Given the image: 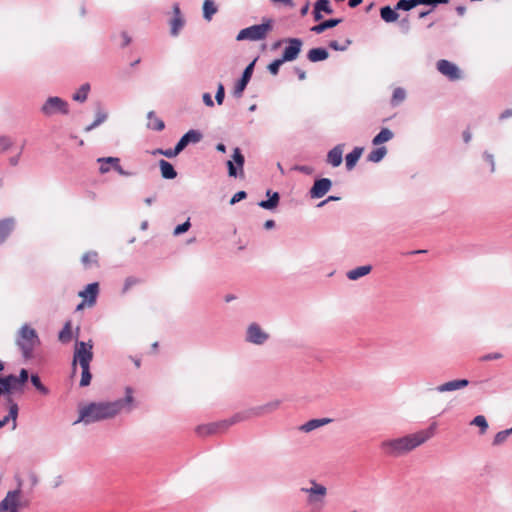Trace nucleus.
Segmentation results:
<instances>
[{"mask_svg":"<svg viewBox=\"0 0 512 512\" xmlns=\"http://www.w3.org/2000/svg\"><path fill=\"white\" fill-rule=\"evenodd\" d=\"M255 62H256V59L253 60L244 70L243 72V75L241 77V79L236 83L235 87H234V95L236 97H241L242 96V93L243 91L245 90L248 82L250 81L251 77H252V74H253V69H254V65H255Z\"/></svg>","mask_w":512,"mask_h":512,"instance_id":"ddd939ff","label":"nucleus"},{"mask_svg":"<svg viewBox=\"0 0 512 512\" xmlns=\"http://www.w3.org/2000/svg\"><path fill=\"white\" fill-rule=\"evenodd\" d=\"M274 4H281L283 6H287L290 8L294 7L293 0H271Z\"/></svg>","mask_w":512,"mask_h":512,"instance_id":"0e129e2a","label":"nucleus"},{"mask_svg":"<svg viewBox=\"0 0 512 512\" xmlns=\"http://www.w3.org/2000/svg\"><path fill=\"white\" fill-rule=\"evenodd\" d=\"M273 23H274V21L272 19H266V20H264V22L262 24L252 25L250 27L244 28V29L240 30L236 39L238 41L263 40L273 30Z\"/></svg>","mask_w":512,"mask_h":512,"instance_id":"20e7f679","label":"nucleus"},{"mask_svg":"<svg viewBox=\"0 0 512 512\" xmlns=\"http://www.w3.org/2000/svg\"><path fill=\"white\" fill-rule=\"evenodd\" d=\"M20 490L9 491L0 502V512H17L19 507Z\"/></svg>","mask_w":512,"mask_h":512,"instance_id":"9d476101","label":"nucleus"},{"mask_svg":"<svg viewBox=\"0 0 512 512\" xmlns=\"http://www.w3.org/2000/svg\"><path fill=\"white\" fill-rule=\"evenodd\" d=\"M159 167H160V171H161V176L163 178L174 179L177 176V173H176L174 167L168 161L160 160Z\"/></svg>","mask_w":512,"mask_h":512,"instance_id":"b1692460","label":"nucleus"},{"mask_svg":"<svg viewBox=\"0 0 512 512\" xmlns=\"http://www.w3.org/2000/svg\"><path fill=\"white\" fill-rule=\"evenodd\" d=\"M188 145L187 143V139L185 138V136L183 135L181 137V139L179 140V142L176 144L175 146V149H176V152H181L183 149H185V147Z\"/></svg>","mask_w":512,"mask_h":512,"instance_id":"052dcab7","label":"nucleus"},{"mask_svg":"<svg viewBox=\"0 0 512 512\" xmlns=\"http://www.w3.org/2000/svg\"><path fill=\"white\" fill-rule=\"evenodd\" d=\"M509 117H512V109H506L504 110L500 116H499V119L500 120H504V119H507Z\"/></svg>","mask_w":512,"mask_h":512,"instance_id":"774afa93","label":"nucleus"},{"mask_svg":"<svg viewBox=\"0 0 512 512\" xmlns=\"http://www.w3.org/2000/svg\"><path fill=\"white\" fill-rule=\"evenodd\" d=\"M416 6H418L417 0H399L396 4V9L410 11Z\"/></svg>","mask_w":512,"mask_h":512,"instance_id":"e433bc0d","label":"nucleus"},{"mask_svg":"<svg viewBox=\"0 0 512 512\" xmlns=\"http://www.w3.org/2000/svg\"><path fill=\"white\" fill-rule=\"evenodd\" d=\"M147 126L149 129L155 131H162L165 127L164 122L158 118L153 111L148 113V123Z\"/></svg>","mask_w":512,"mask_h":512,"instance_id":"bb28decb","label":"nucleus"},{"mask_svg":"<svg viewBox=\"0 0 512 512\" xmlns=\"http://www.w3.org/2000/svg\"><path fill=\"white\" fill-rule=\"evenodd\" d=\"M285 61L283 59H276L274 60L272 63H270L268 65V70L269 72L272 74V75H277L278 72H279V68L280 66L284 63Z\"/></svg>","mask_w":512,"mask_h":512,"instance_id":"09e8293b","label":"nucleus"},{"mask_svg":"<svg viewBox=\"0 0 512 512\" xmlns=\"http://www.w3.org/2000/svg\"><path fill=\"white\" fill-rule=\"evenodd\" d=\"M279 404H280V402H279V401H274V402L268 403V404L264 407V409H265L266 411H269V412H270V411H273V410L277 409V408H278V406H279Z\"/></svg>","mask_w":512,"mask_h":512,"instance_id":"69168bd1","label":"nucleus"},{"mask_svg":"<svg viewBox=\"0 0 512 512\" xmlns=\"http://www.w3.org/2000/svg\"><path fill=\"white\" fill-rule=\"evenodd\" d=\"M19 392H23V388L17 381V377L14 375H8L5 377H0V395H7V402L9 403V397L11 398V394Z\"/></svg>","mask_w":512,"mask_h":512,"instance_id":"1a4fd4ad","label":"nucleus"},{"mask_svg":"<svg viewBox=\"0 0 512 512\" xmlns=\"http://www.w3.org/2000/svg\"><path fill=\"white\" fill-rule=\"evenodd\" d=\"M174 16L170 21V31L173 36H177L180 29L184 25V19L181 15L180 8L178 4H174L173 6Z\"/></svg>","mask_w":512,"mask_h":512,"instance_id":"f3484780","label":"nucleus"},{"mask_svg":"<svg viewBox=\"0 0 512 512\" xmlns=\"http://www.w3.org/2000/svg\"><path fill=\"white\" fill-rule=\"evenodd\" d=\"M310 194L312 198L320 197V177L315 178Z\"/></svg>","mask_w":512,"mask_h":512,"instance_id":"8fccbe9b","label":"nucleus"},{"mask_svg":"<svg viewBox=\"0 0 512 512\" xmlns=\"http://www.w3.org/2000/svg\"><path fill=\"white\" fill-rule=\"evenodd\" d=\"M247 197V194L245 191H239L233 195V197L230 199V204L234 205L237 202L245 199Z\"/></svg>","mask_w":512,"mask_h":512,"instance_id":"864d4df0","label":"nucleus"},{"mask_svg":"<svg viewBox=\"0 0 512 512\" xmlns=\"http://www.w3.org/2000/svg\"><path fill=\"white\" fill-rule=\"evenodd\" d=\"M313 15L316 21L320 20V0H316L314 3Z\"/></svg>","mask_w":512,"mask_h":512,"instance_id":"e2e57ef3","label":"nucleus"},{"mask_svg":"<svg viewBox=\"0 0 512 512\" xmlns=\"http://www.w3.org/2000/svg\"><path fill=\"white\" fill-rule=\"evenodd\" d=\"M406 98V91L402 87H397L394 89L392 98H391V105L397 106L400 103H402Z\"/></svg>","mask_w":512,"mask_h":512,"instance_id":"7c9ffc66","label":"nucleus"},{"mask_svg":"<svg viewBox=\"0 0 512 512\" xmlns=\"http://www.w3.org/2000/svg\"><path fill=\"white\" fill-rule=\"evenodd\" d=\"M438 71L450 80H457L461 77V71L458 66L448 60L441 59L437 62Z\"/></svg>","mask_w":512,"mask_h":512,"instance_id":"9b49d317","label":"nucleus"},{"mask_svg":"<svg viewBox=\"0 0 512 512\" xmlns=\"http://www.w3.org/2000/svg\"><path fill=\"white\" fill-rule=\"evenodd\" d=\"M93 344L91 341L89 342H76L75 351L72 361L73 372L76 371L77 363L80 366L90 365V362L93 359Z\"/></svg>","mask_w":512,"mask_h":512,"instance_id":"39448f33","label":"nucleus"},{"mask_svg":"<svg viewBox=\"0 0 512 512\" xmlns=\"http://www.w3.org/2000/svg\"><path fill=\"white\" fill-rule=\"evenodd\" d=\"M268 339V334L262 331L260 326L252 323L247 330V340L251 343L260 345Z\"/></svg>","mask_w":512,"mask_h":512,"instance_id":"4468645a","label":"nucleus"},{"mask_svg":"<svg viewBox=\"0 0 512 512\" xmlns=\"http://www.w3.org/2000/svg\"><path fill=\"white\" fill-rule=\"evenodd\" d=\"M362 147H355L350 153H348L345 157V165L348 171H351L357 164L363 153Z\"/></svg>","mask_w":512,"mask_h":512,"instance_id":"aec40b11","label":"nucleus"},{"mask_svg":"<svg viewBox=\"0 0 512 512\" xmlns=\"http://www.w3.org/2000/svg\"><path fill=\"white\" fill-rule=\"evenodd\" d=\"M58 337H59V340L62 343H68V342L71 341V339H72V326H71V322L70 321L65 323V325L62 328V330L60 331Z\"/></svg>","mask_w":512,"mask_h":512,"instance_id":"2f4dec72","label":"nucleus"},{"mask_svg":"<svg viewBox=\"0 0 512 512\" xmlns=\"http://www.w3.org/2000/svg\"><path fill=\"white\" fill-rule=\"evenodd\" d=\"M14 229V220L7 218L0 220V244H2Z\"/></svg>","mask_w":512,"mask_h":512,"instance_id":"4be33fe9","label":"nucleus"},{"mask_svg":"<svg viewBox=\"0 0 512 512\" xmlns=\"http://www.w3.org/2000/svg\"><path fill=\"white\" fill-rule=\"evenodd\" d=\"M99 163H111V165L113 166V168L120 174V175H124V176H128L129 173L124 171L122 169V167L120 166L119 162V158L117 157H105V158H99L97 160Z\"/></svg>","mask_w":512,"mask_h":512,"instance_id":"c85d7f7f","label":"nucleus"},{"mask_svg":"<svg viewBox=\"0 0 512 512\" xmlns=\"http://www.w3.org/2000/svg\"><path fill=\"white\" fill-rule=\"evenodd\" d=\"M189 228H190V222H189V220H187L186 222H184L183 224L178 225L174 229V234L175 235H180V234L186 232Z\"/></svg>","mask_w":512,"mask_h":512,"instance_id":"6e6d98bb","label":"nucleus"},{"mask_svg":"<svg viewBox=\"0 0 512 512\" xmlns=\"http://www.w3.org/2000/svg\"><path fill=\"white\" fill-rule=\"evenodd\" d=\"M132 402V389L127 388L124 400H117L114 402L90 403L89 405L82 407L79 411L80 420L85 423H92L112 418L122 410L124 405H131Z\"/></svg>","mask_w":512,"mask_h":512,"instance_id":"f03ea898","label":"nucleus"},{"mask_svg":"<svg viewBox=\"0 0 512 512\" xmlns=\"http://www.w3.org/2000/svg\"><path fill=\"white\" fill-rule=\"evenodd\" d=\"M482 157L484 161H486L489 164L490 172L494 173L496 169L494 155L488 151H484Z\"/></svg>","mask_w":512,"mask_h":512,"instance_id":"de8ad7c7","label":"nucleus"},{"mask_svg":"<svg viewBox=\"0 0 512 512\" xmlns=\"http://www.w3.org/2000/svg\"><path fill=\"white\" fill-rule=\"evenodd\" d=\"M436 423H432L426 430L409 434L400 438L387 439L381 442L382 452L390 457H399L425 443L435 433Z\"/></svg>","mask_w":512,"mask_h":512,"instance_id":"f257e3e1","label":"nucleus"},{"mask_svg":"<svg viewBox=\"0 0 512 512\" xmlns=\"http://www.w3.org/2000/svg\"><path fill=\"white\" fill-rule=\"evenodd\" d=\"M332 182L328 178L322 177V196H324L331 188Z\"/></svg>","mask_w":512,"mask_h":512,"instance_id":"bf43d9fd","label":"nucleus"},{"mask_svg":"<svg viewBox=\"0 0 512 512\" xmlns=\"http://www.w3.org/2000/svg\"><path fill=\"white\" fill-rule=\"evenodd\" d=\"M80 367L82 369L80 386L86 387L90 384L91 379H92V375L90 373V365H84V366H80Z\"/></svg>","mask_w":512,"mask_h":512,"instance_id":"f704fd0d","label":"nucleus"},{"mask_svg":"<svg viewBox=\"0 0 512 512\" xmlns=\"http://www.w3.org/2000/svg\"><path fill=\"white\" fill-rule=\"evenodd\" d=\"M372 270L371 265L358 266L352 270L347 272V278L349 280H357L367 274H369Z\"/></svg>","mask_w":512,"mask_h":512,"instance_id":"5701e85b","label":"nucleus"},{"mask_svg":"<svg viewBox=\"0 0 512 512\" xmlns=\"http://www.w3.org/2000/svg\"><path fill=\"white\" fill-rule=\"evenodd\" d=\"M232 158H233V160H229L227 162L229 176H231V177L238 176L237 168L234 165V162L237 164V166L239 168V175L243 176V174H244L243 166H244L245 160H244V156L241 153V150L238 147L234 149Z\"/></svg>","mask_w":512,"mask_h":512,"instance_id":"f8f14e48","label":"nucleus"},{"mask_svg":"<svg viewBox=\"0 0 512 512\" xmlns=\"http://www.w3.org/2000/svg\"><path fill=\"white\" fill-rule=\"evenodd\" d=\"M82 264L86 269L98 266V253L96 251H88L81 258Z\"/></svg>","mask_w":512,"mask_h":512,"instance_id":"a878e982","label":"nucleus"},{"mask_svg":"<svg viewBox=\"0 0 512 512\" xmlns=\"http://www.w3.org/2000/svg\"><path fill=\"white\" fill-rule=\"evenodd\" d=\"M512 434V429H506V430H502V431H499L494 439H493V445L494 446H498V445H501L502 443H504L507 438Z\"/></svg>","mask_w":512,"mask_h":512,"instance_id":"58836bf2","label":"nucleus"},{"mask_svg":"<svg viewBox=\"0 0 512 512\" xmlns=\"http://www.w3.org/2000/svg\"><path fill=\"white\" fill-rule=\"evenodd\" d=\"M502 358V354L499 352L494 353H488L481 357V361H491V360H498Z\"/></svg>","mask_w":512,"mask_h":512,"instance_id":"13d9d810","label":"nucleus"},{"mask_svg":"<svg viewBox=\"0 0 512 512\" xmlns=\"http://www.w3.org/2000/svg\"><path fill=\"white\" fill-rule=\"evenodd\" d=\"M471 425H475L480 428V433L484 434L488 429V422L483 415H477L471 421Z\"/></svg>","mask_w":512,"mask_h":512,"instance_id":"c9c22d12","label":"nucleus"},{"mask_svg":"<svg viewBox=\"0 0 512 512\" xmlns=\"http://www.w3.org/2000/svg\"><path fill=\"white\" fill-rule=\"evenodd\" d=\"M16 344L25 359L32 358L34 349L40 344L36 330L27 324L23 325L18 332Z\"/></svg>","mask_w":512,"mask_h":512,"instance_id":"7ed1b4c3","label":"nucleus"},{"mask_svg":"<svg viewBox=\"0 0 512 512\" xmlns=\"http://www.w3.org/2000/svg\"><path fill=\"white\" fill-rule=\"evenodd\" d=\"M469 385L468 379H455L445 382L435 387V390L439 393L452 392L459 389H463Z\"/></svg>","mask_w":512,"mask_h":512,"instance_id":"dca6fc26","label":"nucleus"},{"mask_svg":"<svg viewBox=\"0 0 512 512\" xmlns=\"http://www.w3.org/2000/svg\"><path fill=\"white\" fill-rule=\"evenodd\" d=\"M156 153H159V154H162L168 158H172V157H175L179 154V152H176V149H167V150H162V149H158L154 152V154Z\"/></svg>","mask_w":512,"mask_h":512,"instance_id":"5fc2aeb1","label":"nucleus"},{"mask_svg":"<svg viewBox=\"0 0 512 512\" xmlns=\"http://www.w3.org/2000/svg\"><path fill=\"white\" fill-rule=\"evenodd\" d=\"M99 293L98 283H91L86 288L79 292V296L83 298V301L78 304L77 310H82L85 306L92 307L96 303V299Z\"/></svg>","mask_w":512,"mask_h":512,"instance_id":"6e6552de","label":"nucleus"},{"mask_svg":"<svg viewBox=\"0 0 512 512\" xmlns=\"http://www.w3.org/2000/svg\"><path fill=\"white\" fill-rule=\"evenodd\" d=\"M185 138L187 139V143H198L201 138L202 134L197 130H189L187 133L184 134Z\"/></svg>","mask_w":512,"mask_h":512,"instance_id":"37998d69","label":"nucleus"},{"mask_svg":"<svg viewBox=\"0 0 512 512\" xmlns=\"http://www.w3.org/2000/svg\"><path fill=\"white\" fill-rule=\"evenodd\" d=\"M31 382L33 386L39 391V393H41L42 395L49 394V389L41 383V380L38 375L33 374L31 376Z\"/></svg>","mask_w":512,"mask_h":512,"instance_id":"a19ab883","label":"nucleus"},{"mask_svg":"<svg viewBox=\"0 0 512 512\" xmlns=\"http://www.w3.org/2000/svg\"><path fill=\"white\" fill-rule=\"evenodd\" d=\"M41 112L46 116L66 115L69 112L68 103L59 97H49L42 105Z\"/></svg>","mask_w":512,"mask_h":512,"instance_id":"423d86ee","label":"nucleus"},{"mask_svg":"<svg viewBox=\"0 0 512 512\" xmlns=\"http://www.w3.org/2000/svg\"><path fill=\"white\" fill-rule=\"evenodd\" d=\"M217 12V7L212 0H205L203 3V17L210 21L212 16Z\"/></svg>","mask_w":512,"mask_h":512,"instance_id":"c756f323","label":"nucleus"},{"mask_svg":"<svg viewBox=\"0 0 512 512\" xmlns=\"http://www.w3.org/2000/svg\"><path fill=\"white\" fill-rule=\"evenodd\" d=\"M278 203H279V194L277 192H275L270 197V199L261 201L259 203V206L264 209L272 210L277 207Z\"/></svg>","mask_w":512,"mask_h":512,"instance_id":"473e14b6","label":"nucleus"},{"mask_svg":"<svg viewBox=\"0 0 512 512\" xmlns=\"http://www.w3.org/2000/svg\"><path fill=\"white\" fill-rule=\"evenodd\" d=\"M320 427V419H312L308 421L307 423L300 426V430L304 432H310L314 429H317Z\"/></svg>","mask_w":512,"mask_h":512,"instance_id":"c03bdc74","label":"nucleus"},{"mask_svg":"<svg viewBox=\"0 0 512 512\" xmlns=\"http://www.w3.org/2000/svg\"><path fill=\"white\" fill-rule=\"evenodd\" d=\"M341 22H342L341 18H331V19H327V20H322V32L327 29L335 27L336 25H338Z\"/></svg>","mask_w":512,"mask_h":512,"instance_id":"49530a36","label":"nucleus"},{"mask_svg":"<svg viewBox=\"0 0 512 512\" xmlns=\"http://www.w3.org/2000/svg\"><path fill=\"white\" fill-rule=\"evenodd\" d=\"M386 154H387L386 147L385 146H381V147H378V148L372 150L368 154L367 160L370 161V162H373V163H378V162H380L385 157Z\"/></svg>","mask_w":512,"mask_h":512,"instance_id":"cd10ccee","label":"nucleus"},{"mask_svg":"<svg viewBox=\"0 0 512 512\" xmlns=\"http://www.w3.org/2000/svg\"><path fill=\"white\" fill-rule=\"evenodd\" d=\"M203 101L209 107H212L214 105L213 100H212L210 94H208V93H205L203 95Z\"/></svg>","mask_w":512,"mask_h":512,"instance_id":"338daca9","label":"nucleus"},{"mask_svg":"<svg viewBox=\"0 0 512 512\" xmlns=\"http://www.w3.org/2000/svg\"><path fill=\"white\" fill-rule=\"evenodd\" d=\"M327 163L333 167H338L343 161V144L336 145L327 154Z\"/></svg>","mask_w":512,"mask_h":512,"instance_id":"6ab92c4d","label":"nucleus"},{"mask_svg":"<svg viewBox=\"0 0 512 512\" xmlns=\"http://www.w3.org/2000/svg\"><path fill=\"white\" fill-rule=\"evenodd\" d=\"M28 377H29L28 371L26 369H21V371L19 373V377H17V381L21 385L22 388H23L24 384L27 382Z\"/></svg>","mask_w":512,"mask_h":512,"instance_id":"4d7b16f0","label":"nucleus"},{"mask_svg":"<svg viewBox=\"0 0 512 512\" xmlns=\"http://www.w3.org/2000/svg\"><path fill=\"white\" fill-rule=\"evenodd\" d=\"M224 96H225L224 86L222 83H219L218 87H217V92L215 95V99L219 105H221L223 103Z\"/></svg>","mask_w":512,"mask_h":512,"instance_id":"3c124183","label":"nucleus"},{"mask_svg":"<svg viewBox=\"0 0 512 512\" xmlns=\"http://www.w3.org/2000/svg\"><path fill=\"white\" fill-rule=\"evenodd\" d=\"M397 11L396 6L394 8L389 5L383 6L380 8V17L386 23H393L399 18Z\"/></svg>","mask_w":512,"mask_h":512,"instance_id":"412c9836","label":"nucleus"},{"mask_svg":"<svg viewBox=\"0 0 512 512\" xmlns=\"http://www.w3.org/2000/svg\"><path fill=\"white\" fill-rule=\"evenodd\" d=\"M238 419L236 417L229 419V420H223L220 422L210 423L206 425H200L196 428V432L200 436H208L212 434H217L220 432L225 431L228 429L231 425L236 423Z\"/></svg>","mask_w":512,"mask_h":512,"instance_id":"0eeeda50","label":"nucleus"},{"mask_svg":"<svg viewBox=\"0 0 512 512\" xmlns=\"http://www.w3.org/2000/svg\"><path fill=\"white\" fill-rule=\"evenodd\" d=\"M302 42L299 39H289V45L285 48L282 58L284 61H293L300 53Z\"/></svg>","mask_w":512,"mask_h":512,"instance_id":"2eb2a0df","label":"nucleus"},{"mask_svg":"<svg viewBox=\"0 0 512 512\" xmlns=\"http://www.w3.org/2000/svg\"><path fill=\"white\" fill-rule=\"evenodd\" d=\"M18 417V405L9 397V413L0 420V428L4 427L10 420L12 421V430L16 429Z\"/></svg>","mask_w":512,"mask_h":512,"instance_id":"a211bd4d","label":"nucleus"},{"mask_svg":"<svg viewBox=\"0 0 512 512\" xmlns=\"http://www.w3.org/2000/svg\"><path fill=\"white\" fill-rule=\"evenodd\" d=\"M394 137V133L388 128H382L380 132L372 139V144L378 146L384 142L391 140Z\"/></svg>","mask_w":512,"mask_h":512,"instance_id":"393cba45","label":"nucleus"},{"mask_svg":"<svg viewBox=\"0 0 512 512\" xmlns=\"http://www.w3.org/2000/svg\"><path fill=\"white\" fill-rule=\"evenodd\" d=\"M106 119H107V114L104 111L99 110L96 114V118H95L94 122L92 124L88 125L85 128V131L86 132L91 131L92 129L96 128L97 126H99L100 124L105 122Z\"/></svg>","mask_w":512,"mask_h":512,"instance_id":"4c0bfd02","label":"nucleus"},{"mask_svg":"<svg viewBox=\"0 0 512 512\" xmlns=\"http://www.w3.org/2000/svg\"><path fill=\"white\" fill-rule=\"evenodd\" d=\"M302 490L310 493V502L317 501L318 496L320 495V485H318L316 482H312V486L310 488H302Z\"/></svg>","mask_w":512,"mask_h":512,"instance_id":"ea45409f","label":"nucleus"},{"mask_svg":"<svg viewBox=\"0 0 512 512\" xmlns=\"http://www.w3.org/2000/svg\"><path fill=\"white\" fill-rule=\"evenodd\" d=\"M322 12L332 14L333 9L329 0H322Z\"/></svg>","mask_w":512,"mask_h":512,"instance_id":"680f3d73","label":"nucleus"},{"mask_svg":"<svg viewBox=\"0 0 512 512\" xmlns=\"http://www.w3.org/2000/svg\"><path fill=\"white\" fill-rule=\"evenodd\" d=\"M14 145V141L8 136H0V153L10 149Z\"/></svg>","mask_w":512,"mask_h":512,"instance_id":"a18cd8bd","label":"nucleus"},{"mask_svg":"<svg viewBox=\"0 0 512 512\" xmlns=\"http://www.w3.org/2000/svg\"><path fill=\"white\" fill-rule=\"evenodd\" d=\"M351 44L350 39H346L343 43H339L336 40H332L328 43V46L335 51H345Z\"/></svg>","mask_w":512,"mask_h":512,"instance_id":"79ce46f5","label":"nucleus"},{"mask_svg":"<svg viewBox=\"0 0 512 512\" xmlns=\"http://www.w3.org/2000/svg\"><path fill=\"white\" fill-rule=\"evenodd\" d=\"M90 90L89 84H83L78 91L73 95V99L78 102H84L87 99Z\"/></svg>","mask_w":512,"mask_h":512,"instance_id":"72a5a7b5","label":"nucleus"},{"mask_svg":"<svg viewBox=\"0 0 512 512\" xmlns=\"http://www.w3.org/2000/svg\"><path fill=\"white\" fill-rule=\"evenodd\" d=\"M308 58L312 62H318L320 61V47L319 48H313L308 53Z\"/></svg>","mask_w":512,"mask_h":512,"instance_id":"603ef678","label":"nucleus"}]
</instances>
